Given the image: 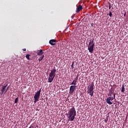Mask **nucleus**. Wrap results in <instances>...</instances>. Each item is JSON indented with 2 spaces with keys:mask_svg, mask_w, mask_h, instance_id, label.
<instances>
[{
  "mask_svg": "<svg viewBox=\"0 0 128 128\" xmlns=\"http://www.w3.org/2000/svg\"><path fill=\"white\" fill-rule=\"evenodd\" d=\"M76 116V108H74V106H72L68 111L67 114V117L69 120H70L71 122H72L74 120V116Z\"/></svg>",
  "mask_w": 128,
  "mask_h": 128,
  "instance_id": "nucleus-1",
  "label": "nucleus"
},
{
  "mask_svg": "<svg viewBox=\"0 0 128 128\" xmlns=\"http://www.w3.org/2000/svg\"><path fill=\"white\" fill-rule=\"evenodd\" d=\"M56 68H54L51 70L50 74H49L48 82H52L54 80V76H56Z\"/></svg>",
  "mask_w": 128,
  "mask_h": 128,
  "instance_id": "nucleus-2",
  "label": "nucleus"
},
{
  "mask_svg": "<svg viewBox=\"0 0 128 128\" xmlns=\"http://www.w3.org/2000/svg\"><path fill=\"white\" fill-rule=\"evenodd\" d=\"M94 40H90L88 45V50L89 52L92 54L94 52Z\"/></svg>",
  "mask_w": 128,
  "mask_h": 128,
  "instance_id": "nucleus-3",
  "label": "nucleus"
},
{
  "mask_svg": "<svg viewBox=\"0 0 128 128\" xmlns=\"http://www.w3.org/2000/svg\"><path fill=\"white\" fill-rule=\"evenodd\" d=\"M94 84L92 82V84L88 88L87 93L88 94H90L91 97L94 96Z\"/></svg>",
  "mask_w": 128,
  "mask_h": 128,
  "instance_id": "nucleus-4",
  "label": "nucleus"
},
{
  "mask_svg": "<svg viewBox=\"0 0 128 128\" xmlns=\"http://www.w3.org/2000/svg\"><path fill=\"white\" fill-rule=\"evenodd\" d=\"M76 86H71L70 88L69 94H74V92L76 90Z\"/></svg>",
  "mask_w": 128,
  "mask_h": 128,
  "instance_id": "nucleus-5",
  "label": "nucleus"
},
{
  "mask_svg": "<svg viewBox=\"0 0 128 128\" xmlns=\"http://www.w3.org/2000/svg\"><path fill=\"white\" fill-rule=\"evenodd\" d=\"M40 92H42V89L38 90L34 94V98L39 99L40 96Z\"/></svg>",
  "mask_w": 128,
  "mask_h": 128,
  "instance_id": "nucleus-6",
  "label": "nucleus"
},
{
  "mask_svg": "<svg viewBox=\"0 0 128 128\" xmlns=\"http://www.w3.org/2000/svg\"><path fill=\"white\" fill-rule=\"evenodd\" d=\"M8 86V84H4V86H2V88L1 89V92H0V94L2 96L4 94V92L6 91V88Z\"/></svg>",
  "mask_w": 128,
  "mask_h": 128,
  "instance_id": "nucleus-7",
  "label": "nucleus"
},
{
  "mask_svg": "<svg viewBox=\"0 0 128 128\" xmlns=\"http://www.w3.org/2000/svg\"><path fill=\"white\" fill-rule=\"evenodd\" d=\"M56 40L52 39L49 41V44L51 46H56Z\"/></svg>",
  "mask_w": 128,
  "mask_h": 128,
  "instance_id": "nucleus-8",
  "label": "nucleus"
},
{
  "mask_svg": "<svg viewBox=\"0 0 128 128\" xmlns=\"http://www.w3.org/2000/svg\"><path fill=\"white\" fill-rule=\"evenodd\" d=\"M76 12L78 14V12H80V10H82V6L80 4L78 6H78H76Z\"/></svg>",
  "mask_w": 128,
  "mask_h": 128,
  "instance_id": "nucleus-9",
  "label": "nucleus"
},
{
  "mask_svg": "<svg viewBox=\"0 0 128 128\" xmlns=\"http://www.w3.org/2000/svg\"><path fill=\"white\" fill-rule=\"evenodd\" d=\"M106 100V104H112V102H110V100H112L110 99V96L107 98Z\"/></svg>",
  "mask_w": 128,
  "mask_h": 128,
  "instance_id": "nucleus-10",
  "label": "nucleus"
},
{
  "mask_svg": "<svg viewBox=\"0 0 128 128\" xmlns=\"http://www.w3.org/2000/svg\"><path fill=\"white\" fill-rule=\"evenodd\" d=\"M36 54L38 56H42L44 54V52H42V50H38Z\"/></svg>",
  "mask_w": 128,
  "mask_h": 128,
  "instance_id": "nucleus-11",
  "label": "nucleus"
},
{
  "mask_svg": "<svg viewBox=\"0 0 128 128\" xmlns=\"http://www.w3.org/2000/svg\"><path fill=\"white\" fill-rule=\"evenodd\" d=\"M114 92V90H110L109 93L108 94V96H112V94H113Z\"/></svg>",
  "mask_w": 128,
  "mask_h": 128,
  "instance_id": "nucleus-12",
  "label": "nucleus"
},
{
  "mask_svg": "<svg viewBox=\"0 0 128 128\" xmlns=\"http://www.w3.org/2000/svg\"><path fill=\"white\" fill-rule=\"evenodd\" d=\"M124 90H125L124 84L122 85L121 92L124 94Z\"/></svg>",
  "mask_w": 128,
  "mask_h": 128,
  "instance_id": "nucleus-13",
  "label": "nucleus"
},
{
  "mask_svg": "<svg viewBox=\"0 0 128 128\" xmlns=\"http://www.w3.org/2000/svg\"><path fill=\"white\" fill-rule=\"evenodd\" d=\"M30 56V54H27L26 56V58H27V60H31Z\"/></svg>",
  "mask_w": 128,
  "mask_h": 128,
  "instance_id": "nucleus-14",
  "label": "nucleus"
},
{
  "mask_svg": "<svg viewBox=\"0 0 128 128\" xmlns=\"http://www.w3.org/2000/svg\"><path fill=\"white\" fill-rule=\"evenodd\" d=\"M44 58V55H42V56L38 58L39 62L42 60Z\"/></svg>",
  "mask_w": 128,
  "mask_h": 128,
  "instance_id": "nucleus-15",
  "label": "nucleus"
},
{
  "mask_svg": "<svg viewBox=\"0 0 128 128\" xmlns=\"http://www.w3.org/2000/svg\"><path fill=\"white\" fill-rule=\"evenodd\" d=\"M76 82H78L76 80H74L70 84H74V86H76Z\"/></svg>",
  "mask_w": 128,
  "mask_h": 128,
  "instance_id": "nucleus-16",
  "label": "nucleus"
},
{
  "mask_svg": "<svg viewBox=\"0 0 128 128\" xmlns=\"http://www.w3.org/2000/svg\"><path fill=\"white\" fill-rule=\"evenodd\" d=\"M18 97L16 98V99H15V100H14V104H18Z\"/></svg>",
  "mask_w": 128,
  "mask_h": 128,
  "instance_id": "nucleus-17",
  "label": "nucleus"
},
{
  "mask_svg": "<svg viewBox=\"0 0 128 128\" xmlns=\"http://www.w3.org/2000/svg\"><path fill=\"white\" fill-rule=\"evenodd\" d=\"M74 62H72V64L71 66V68H72V70H74Z\"/></svg>",
  "mask_w": 128,
  "mask_h": 128,
  "instance_id": "nucleus-18",
  "label": "nucleus"
},
{
  "mask_svg": "<svg viewBox=\"0 0 128 128\" xmlns=\"http://www.w3.org/2000/svg\"><path fill=\"white\" fill-rule=\"evenodd\" d=\"M34 98V104H36V102H38V99L36 98Z\"/></svg>",
  "mask_w": 128,
  "mask_h": 128,
  "instance_id": "nucleus-19",
  "label": "nucleus"
},
{
  "mask_svg": "<svg viewBox=\"0 0 128 128\" xmlns=\"http://www.w3.org/2000/svg\"><path fill=\"white\" fill-rule=\"evenodd\" d=\"M109 16L110 18H112V12H109Z\"/></svg>",
  "mask_w": 128,
  "mask_h": 128,
  "instance_id": "nucleus-20",
  "label": "nucleus"
},
{
  "mask_svg": "<svg viewBox=\"0 0 128 128\" xmlns=\"http://www.w3.org/2000/svg\"><path fill=\"white\" fill-rule=\"evenodd\" d=\"M78 76H77L76 77L75 79L74 80H75L76 82H78Z\"/></svg>",
  "mask_w": 128,
  "mask_h": 128,
  "instance_id": "nucleus-21",
  "label": "nucleus"
},
{
  "mask_svg": "<svg viewBox=\"0 0 128 128\" xmlns=\"http://www.w3.org/2000/svg\"><path fill=\"white\" fill-rule=\"evenodd\" d=\"M110 96L111 100H116V98L114 97H112V96Z\"/></svg>",
  "mask_w": 128,
  "mask_h": 128,
  "instance_id": "nucleus-22",
  "label": "nucleus"
},
{
  "mask_svg": "<svg viewBox=\"0 0 128 128\" xmlns=\"http://www.w3.org/2000/svg\"><path fill=\"white\" fill-rule=\"evenodd\" d=\"M90 24H91V26H94V23H91Z\"/></svg>",
  "mask_w": 128,
  "mask_h": 128,
  "instance_id": "nucleus-23",
  "label": "nucleus"
},
{
  "mask_svg": "<svg viewBox=\"0 0 128 128\" xmlns=\"http://www.w3.org/2000/svg\"><path fill=\"white\" fill-rule=\"evenodd\" d=\"M114 98H116V93L113 94Z\"/></svg>",
  "mask_w": 128,
  "mask_h": 128,
  "instance_id": "nucleus-24",
  "label": "nucleus"
},
{
  "mask_svg": "<svg viewBox=\"0 0 128 128\" xmlns=\"http://www.w3.org/2000/svg\"><path fill=\"white\" fill-rule=\"evenodd\" d=\"M22 50H23L24 52H26V48H23V49H22Z\"/></svg>",
  "mask_w": 128,
  "mask_h": 128,
  "instance_id": "nucleus-25",
  "label": "nucleus"
},
{
  "mask_svg": "<svg viewBox=\"0 0 128 128\" xmlns=\"http://www.w3.org/2000/svg\"><path fill=\"white\" fill-rule=\"evenodd\" d=\"M8 88H7L6 90V92H4V94H6V92H8Z\"/></svg>",
  "mask_w": 128,
  "mask_h": 128,
  "instance_id": "nucleus-26",
  "label": "nucleus"
},
{
  "mask_svg": "<svg viewBox=\"0 0 128 128\" xmlns=\"http://www.w3.org/2000/svg\"><path fill=\"white\" fill-rule=\"evenodd\" d=\"M105 122H108V119L107 120L106 119L105 120Z\"/></svg>",
  "mask_w": 128,
  "mask_h": 128,
  "instance_id": "nucleus-27",
  "label": "nucleus"
},
{
  "mask_svg": "<svg viewBox=\"0 0 128 128\" xmlns=\"http://www.w3.org/2000/svg\"><path fill=\"white\" fill-rule=\"evenodd\" d=\"M109 10H110V4L109 6Z\"/></svg>",
  "mask_w": 128,
  "mask_h": 128,
  "instance_id": "nucleus-28",
  "label": "nucleus"
},
{
  "mask_svg": "<svg viewBox=\"0 0 128 128\" xmlns=\"http://www.w3.org/2000/svg\"><path fill=\"white\" fill-rule=\"evenodd\" d=\"M36 128H38V126L37 125Z\"/></svg>",
  "mask_w": 128,
  "mask_h": 128,
  "instance_id": "nucleus-29",
  "label": "nucleus"
},
{
  "mask_svg": "<svg viewBox=\"0 0 128 128\" xmlns=\"http://www.w3.org/2000/svg\"><path fill=\"white\" fill-rule=\"evenodd\" d=\"M74 17V16H72V18H73Z\"/></svg>",
  "mask_w": 128,
  "mask_h": 128,
  "instance_id": "nucleus-30",
  "label": "nucleus"
}]
</instances>
